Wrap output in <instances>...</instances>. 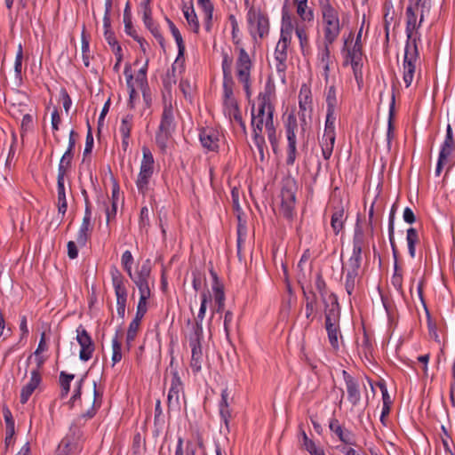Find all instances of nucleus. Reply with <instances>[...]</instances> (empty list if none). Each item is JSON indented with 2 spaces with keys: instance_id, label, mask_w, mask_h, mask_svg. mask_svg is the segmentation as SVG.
I'll return each mask as SVG.
<instances>
[{
  "instance_id": "1",
  "label": "nucleus",
  "mask_w": 455,
  "mask_h": 455,
  "mask_svg": "<svg viewBox=\"0 0 455 455\" xmlns=\"http://www.w3.org/2000/svg\"><path fill=\"white\" fill-rule=\"evenodd\" d=\"M319 10L318 24L321 28L323 38L330 42H336L342 30L350 20V14L335 0H317Z\"/></svg>"
},
{
  "instance_id": "2",
  "label": "nucleus",
  "mask_w": 455,
  "mask_h": 455,
  "mask_svg": "<svg viewBox=\"0 0 455 455\" xmlns=\"http://www.w3.org/2000/svg\"><path fill=\"white\" fill-rule=\"evenodd\" d=\"M415 4H410L406 8V36L407 41L404 48V56L403 62V80L409 87L414 78L416 66L419 58V49L417 45V38H412L413 31L419 28L421 22L417 25V12ZM420 12V9H419Z\"/></svg>"
},
{
  "instance_id": "3",
  "label": "nucleus",
  "mask_w": 455,
  "mask_h": 455,
  "mask_svg": "<svg viewBox=\"0 0 455 455\" xmlns=\"http://www.w3.org/2000/svg\"><path fill=\"white\" fill-rule=\"evenodd\" d=\"M274 92V85L266 84L264 92L258 95V108H254V116L265 118V132L274 154L276 155L279 151L280 134L276 132L277 124L274 122L275 106L272 103Z\"/></svg>"
},
{
  "instance_id": "4",
  "label": "nucleus",
  "mask_w": 455,
  "mask_h": 455,
  "mask_svg": "<svg viewBox=\"0 0 455 455\" xmlns=\"http://www.w3.org/2000/svg\"><path fill=\"white\" fill-rule=\"evenodd\" d=\"M285 0V4L282 8L281 30L280 37L291 40L292 32L294 31L299 41V46L304 53L305 50L309 48V30L310 25L295 20V18L290 13Z\"/></svg>"
},
{
  "instance_id": "5",
  "label": "nucleus",
  "mask_w": 455,
  "mask_h": 455,
  "mask_svg": "<svg viewBox=\"0 0 455 455\" xmlns=\"http://www.w3.org/2000/svg\"><path fill=\"white\" fill-rule=\"evenodd\" d=\"M331 304L324 307L325 330L327 331L328 340L331 347L335 350L339 349V336H341L339 321H340V306L338 297L335 293H330Z\"/></svg>"
},
{
  "instance_id": "6",
  "label": "nucleus",
  "mask_w": 455,
  "mask_h": 455,
  "mask_svg": "<svg viewBox=\"0 0 455 455\" xmlns=\"http://www.w3.org/2000/svg\"><path fill=\"white\" fill-rule=\"evenodd\" d=\"M247 29L254 41L267 37L270 31L267 13L259 6H250L246 13Z\"/></svg>"
},
{
  "instance_id": "7",
  "label": "nucleus",
  "mask_w": 455,
  "mask_h": 455,
  "mask_svg": "<svg viewBox=\"0 0 455 455\" xmlns=\"http://www.w3.org/2000/svg\"><path fill=\"white\" fill-rule=\"evenodd\" d=\"M176 129V121L174 109L171 102L164 101V109L161 116V122L156 134V142L157 146L164 150L169 140Z\"/></svg>"
},
{
  "instance_id": "8",
  "label": "nucleus",
  "mask_w": 455,
  "mask_h": 455,
  "mask_svg": "<svg viewBox=\"0 0 455 455\" xmlns=\"http://www.w3.org/2000/svg\"><path fill=\"white\" fill-rule=\"evenodd\" d=\"M235 60V76L240 84H243L246 98L250 100L252 95L251 71L252 60L244 47H241Z\"/></svg>"
},
{
  "instance_id": "9",
  "label": "nucleus",
  "mask_w": 455,
  "mask_h": 455,
  "mask_svg": "<svg viewBox=\"0 0 455 455\" xmlns=\"http://www.w3.org/2000/svg\"><path fill=\"white\" fill-rule=\"evenodd\" d=\"M102 392L97 389V382L93 381V398L92 407L81 413L72 423L70 427V434L73 439L79 440L83 436L81 427L87 419H92L102 403Z\"/></svg>"
},
{
  "instance_id": "10",
  "label": "nucleus",
  "mask_w": 455,
  "mask_h": 455,
  "mask_svg": "<svg viewBox=\"0 0 455 455\" xmlns=\"http://www.w3.org/2000/svg\"><path fill=\"white\" fill-rule=\"evenodd\" d=\"M143 157L140 164V172L136 180L139 193L145 196L149 189V181L154 173L155 160L150 149L148 147L142 148Z\"/></svg>"
},
{
  "instance_id": "11",
  "label": "nucleus",
  "mask_w": 455,
  "mask_h": 455,
  "mask_svg": "<svg viewBox=\"0 0 455 455\" xmlns=\"http://www.w3.org/2000/svg\"><path fill=\"white\" fill-rule=\"evenodd\" d=\"M251 125L252 129V140L259 151L260 161L265 160V151L267 152V146L263 135V127H265V118L254 116V104L251 108Z\"/></svg>"
},
{
  "instance_id": "12",
  "label": "nucleus",
  "mask_w": 455,
  "mask_h": 455,
  "mask_svg": "<svg viewBox=\"0 0 455 455\" xmlns=\"http://www.w3.org/2000/svg\"><path fill=\"white\" fill-rule=\"evenodd\" d=\"M296 203L295 184L287 182L281 190V214L287 220H291Z\"/></svg>"
},
{
  "instance_id": "13",
  "label": "nucleus",
  "mask_w": 455,
  "mask_h": 455,
  "mask_svg": "<svg viewBox=\"0 0 455 455\" xmlns=\"http://www.w3.org/2000/svg\"><path fill=\"white\" fill-rule=\"evenodd\" d=\"M151 267L149 260H147L132 276H129L139 289L140 295H151L149 280Z\"/></svg>"
},
{
  "instance_id": "14",
  "label": "nucleus",
  "mask_w": 455,
  "mask_h": 455,
  "mask_svg": "<svg viewBox=\"0 0 455 455\" xmlns=\"http://www.w3.org/2000/svg\"><path fill=\"white\" fill-rule=\"evenodd\" d=\"M76 341L81 347L79 358L84 362L89 361L95 350V344L88 331L82 325L76 329Z\"/></svg>"
},
{
  "instance_id": "15",
  "label": "nucleus",
  "mask_w": 455,
  "mask_h": 455,
  "mask_svg": "<svg viewBox=\"0 0 455 455\" xmlns=\"http://www.w3.org/2000/svg\"><path fill=\"white\" fill-rule=\"evenodd\" d=\"M453 149L454 140L452 134V128L451 124H448L446 129V136L441 147V150L439 152L438 161L435 171V176H439L441 174L443 167L447 163V160L449 156L451 155Z\"/></svg>"
},
{
  "instance_id": "16",
  "label": "nucleus",
  "mask_w": 455,
  "mask_h": 455,
  "mask_svg": "<svg viewBox=\"0 0 455 455\" xmlns=\"http://www.w3.org/2000/svg\"><path fill=\"white\" fill-rule=\"evenodd\" d=\"M223 113L231 123H236L243 132L246 133V124L243 119L242 112L236 99H223Z\"/></svg>"
},
{
  "instance_id": "17",
  "label": "nucleus",
  "mask_w": 455,
  "mask_h": 455,
  "mask_svg": "<svg viewBox=\"0 0 455 455\" xmlns=\"http://www.w3.org/2000/svg\"><path fill=\"white\" fill-rule=\"evenodd\" d=\"M220 138V132L217 128L206 127L201 129V146L205 150V153H218Z\"/></svg>"
},
{
  "instance_id": "18",
  "label": "nucleus",
  "mask_w": 455,
  "mask_h": 455,
  "mask_svg": "<svg viewBox=\"0 0 455 455\" xmlns=\"http://www.w3.org/2000/svg\"><path fill=\"white\" fill-rule=\"evenodd\" d=\"M291 40L279 38L275 49V60L276 61L275 69L277 73L284 79L285 71L287 68V58H288V47L291 44Z\"/></svg>"
},
{
  "instance_id": "19",
  "label": "nucleus",
  "mask_w": 455,
  "mask_h": 455,
  "mask_svg": "<svg viewBox=\"0 0 455 455\" xmlns=\"http://www.w3.org/2000/svg\"><path fill=\"white\" fill-rule=\"evenodd\" d=\"M342 376L346 384L348 402L353 406L358 405L361 401V392L358 380L345 370L342 371Z\"/></svg>"
},
{
  "instance_id": "20",
  "label": "nucleus",
  "mask_w": 455,
  "mask_h": 455,
  "mask_svg": "<svg viewBox=\"0 0 455 455\" xmlns=\"http://www.w3.org/2000/svg\"><path fill=\"white\" fill-rule=\"evenodd\" d=\"M186 342L188 343L192 352L191 368L194 372H197L199 371V358L197 356V348L199 347V322L196 317L193 325V332L186 338Z\"/></svg>"
},
{
  "instance_id": "21",
  "label": "nucleus",
  "mask_w": 455,
  "mask_h": 455,
  "mask_svg": "<svg viewBox=\"0 0 455 455\" xmlns=\"http://www.w3.org/2000/svg\"><path fill=\"white\" fill-rule=\"evenodd\" d=\"M110 275L116 299L127 298L128 292L125 286L126 280L116 266L111 267Z\"/></svg>"
},
{
  "instance_id": "22",
  "label": "nucleus",
  "mask_w": 455,
  "mask_h": 455,
  "mask_svg": "<svg viewBox=\"0 0 455 455\" xmlns=\"http://www.w3.org/2000/svg\"><path fill=\"white\" fill-rule=\"evenodd\" d=\"M29 381L21 388L20 401L25 404L42 382V373L31 371Z\"/></svg>"
},
{
  "instance_id": "23",
  "label": "nucleus",
  "mask_w": 455,
  "mask_h": 455,
  "mask_svg": "<svg viewBox=\"0 0 455 455\" xmlns=\"http://www.w3.org/2000/svg\"><path fill=\"white\" fill-rule=\"evenodd\" d=\"M292 2L296 7V13L299 18V21L311 26L315 20V12L308 5V0H293Z\"/></svg>"
},
{
  "instance_id": "24",
  "label": "nucleus",
  "mask_w": 455,
  "mask_h": 455,
  "mask_svg": "<svg viewBox=\"0 0 455 455\" xmlns=\"http://www.w3.org/2000/svg\"><path fill=\"white\" fill-rule=\"evenodd\" d=\"M211 274V283H212V290L214 297L215 303L218 305L217 311H220L224 307V302H225V294L223 290V285L220 283L218 275L216 272L213 271V269H210Z\"/></svg>"
},
{
  "instance_id": "25",
  "label": "nucleus",
  "mask_w": 455,
  "mask_h": 455,
  "mask_svg": "<svg viewBox=\"0 0 455 455\" xmlns=\"http://www.w3.org/2000/svg\"><path fill=\"white\" fill-rule=\"evenodd\" d=\"M329 428L342 443L350 445L355 444L353 433L349 430H344L336 418L330 419Z\"/></svg>"
},
{
  "instance_id": "26",
  "label": "nucleus",
  "mask_w": 455,
  "mask_h": 455,
  "mask_svg": "<svg viewBox=\"0 0 455 455\" xmlns=\"http://www.w3.org/2000/svg\"><path fill=\"white\" fill-rule=\"evenodd\" d=\"M346 220L347 215L344 207L342 205L335 207L331 214V226L336 235L344 229Z\"/></svg>"
},
{
  "instance_id": "27",
  "label": "nucleus",
  "mask_w": 455,
  "mask_h": 455,
  "mask_svg": "<svg viewBox=\"0 0 455 455\" xmlns=\"http://www.w3.org/2000/svg\"><path fill=\"white\" fill-rule=\"evenodd\" d=\"M214 4L211 0H201V12L204 14V27L206 32H212L213 28Z\"/></svg>"
},
{
  "instance_id": "28",
  "label": "nucleus",
  "mask_w": 455,
  "mask_h": 455,
  "mask_svg": "<svg viewBox=\"0 0 455 455\" xmlns=\"http://www.w3.org/2000/svg\"><path fill=\"white\" fill-rule=\"evenodd\" d=\"M313 100L310 88L303 84L299 93V108L301 110H308V115L313 111Z\"/></svg>"
},
{
  "instance_id": "29",
  "label": "nucleus",
  "mask_w": 455,
  "mask_h": 455,
  "mask_svg": "<svg viewBox=\"0 0 455 455\" xmlns=\"http://www.w3.org/2000/svg\"><path fill=\"white\" fill-rule=\"evenodd\" d=\"M298 131L297 118L293 114H290L287 117L285 124V132L287 138V146H297V136Z\"/></svg>"
},
{
  "instance_id": "30",
  "label": "nucleus",
  "mask_w": 455,
  "mask_h": 455,
  "mask_svg": "<svg viewBox=\"0 0 455 455\" xmlns=\"http://www.w3.org/2000/svg\"><path fill=\"white\" fill-rule=\"evenodd\" d=\"M350 62L355 79L359 88L363 84V57H348L346 58V63Z\"/></svg>"
},
{
  "instance_id": "31",
  "label": "nucleus",
  "mask_w": 455,
  "mask_h": 455,
  "mask_svg": "<svg viewBox=\"0 0 455 455\" xmlns=\"http://www.w3.org/2000/svg\"><path fill=\"white\" fill-rule=\"evenodd\" d=\"M358 348L359 352L362 353L368 361H371L373 357L374 342L364 329L362 341L358 344Z\"/></svg>"
},
{
  "instance_id": "32",
  "label": "nucleus",
  "mask_w": 455,
  "mask_h": 455,
  "mask_svg": "<svg viewBox=\"0 0 455 455\" xmlns=\"http://www.w3.org/2000/svg\"><path fill=\"white\" fill-rule=\"evenodd\" d=\"M228 20L230 22L231 29H232V31H231L232 42H233L234 45L235 46V51H239V49L243 46L242 44V33H241L240 28H239L237 19L235 18V16L234 14H230L228 16Z\"/></svg>"
},
{
  "instance_id": "33",
  "label": "nucleus",
  "mask_w": 455,
  "mask_h": 455,
  "mask_svg": "<svg viewBox=\"0 0 455 455\" xmlns=\"http://www.w3.org/2000/svg\"><path fill=\"white\" fill-rule=\"evenodd\" d=\"M336 140V136L333 135H323L320 140V147L322 149V155L324 160H330Z\"/></svg>"
},
{
  "instance_id": "34",
  "label": "nucleus",
  "mask_w": 455,
  "mask_h": 455,
  "mask_svg": "<svg viewBox=\"0 0 455 455\" xmlns=\"http://www.w3.org/2000/svg\"><path fill=\"white\" fill-rule=\"evenodd\" d=\"M181 382L180 378L178 377L177 373H175L172 378V383L171 387L168 392L167 395V401L168 404L171 405L173 401H175L176 403H179V395L181 390Z\"/></svg>"
},
{
  "instance_id": "35",
  "label": "nucleus",
  "mask_w": 455,
  "mask_h": 455,
  "mask_svg": "<svg viewBox=\"0 0 455 455\" xmlns=\"http://www.w3.org/2000/svg\"><path fill=\"white\" fill-rule=\"evenodd\" d=\"M395 104V94L393 93L392 97H391V102L389 105V111H388V122H387V140L388 147H390L391 141L395 137V125H394Z\"/></svg>"
},
{
  "instance_id": "36",
  "label": "nucleus",
  "mask_w": 455,
  "mask_h": 455,
  "mask_svg": "<svg viewBox=\"0 0 455 455\" xmlns=\"http://www.w3.org/2000/svg\"><path fill=\"white\" fill-rule=\"evenodd\" d=\"M81 43H82V57L84 65L86 68H89L91 63V55H90V36L87 35L85 30V26L83 27L82 34H81Z\"/></svg>"
},
{
  "instance_id": "37",
  "label": "nucleus",
  "mask_w": 455,
  "mask_h": 455,
  "mask_svg": "<svg viewBox=\"0 0 455 455\" xmlns=\"http://www.w3.org/2000/svg\"><path fill=\"white\" fill-rule=\"evenodd\" d=\"M140 320L134 318L129 324L125 340V346L128 351H130L131 348L132 347V343L135 340L137 334L140 331Z\"/></svg>"
},
{
  "instance_id": "38",
  "label": "nucleus",
  "mask_w": 455,
  "mask_h": 455,
  "mask_svg": "<svg viewBox=\"0 0 455 455\" xmlns=\"http://www.w3.org/2000/svg\"><path fill=\"white\" fill-rule=\"evenodd\" d=\"M184 97L192 102L197 95V86L196 81L191 83L189 80H181L180 84Z\"/></svg>"
},
{
  "instance_id": "39",
  "label": "nucleus",
  "mask_w": 455,
  "mask_h": 455,
  "mask_svg": "<svg viewBox=\"0 0 455 455\" xmlns=\"http://www.w3.org/2000/svg\"><path fill=\"white\" fill-rule=\"evenodd\" d=\"M57 193H58V212L61 214L62 218L65 216L68 203L66 198V191L64 182L57 181Z\"/></svg>"
},
{
  "instance_id": "40",
  "label": "nucleus",
  "mask_w": 455,
  "mask_h": 455,
  "mask_svg": "<svg viewBox=\"0 0 455 455\" xmlns=\"http://www.w3.org/2000/svg\"><path fill=\"white\" fill-rule=\"evenodd\" d=\"M406 241L410 256L413 259L416 255V244L419 243V234L417 229L410 228L407 229Z\"/></svg>"
},
{
  "instance_id": "41",
  "label": "nucleus",
  "mask_w": 455,
  "mask_h": 455,
  "mask_svg": "<svg viewBox=\"0 0 455 455\" xmlns=\"http://www.w3.org/2000/svg\"><path fill=\"white\" fill-rule=\"evenodd\" d=\"M315 285L318 291L323 306L331 304L330 294L327 295V284L321 274H318L315 278Z\"/></svg>"
},
{
  "instance_id": "42",
  "label": "nucleus",
  "mask_w": 455,
  "mask_h": 455,
  "mask_svg": "<svg viewBox=\"0 0 455 455\" xmlns=\"http://www.w3.org/2000/svg\"><path fill=\"white\" fill-rule=\"evenodd\" d=\"M122 334L121 330H117L115 337L112 339V363L115 365L122 360V345L119 340V336Z\"/></svg>"
},
{
  "instance_id": "43",
  "label": "nucleus",
  "mask_w": 455,
  "mask_h": 455,
  "mask_svg": "<svg viewBox=\"0 0 455 455\" xmlns=\"http://www.w3.org/2000/svg\"><path fill=\"white\" fill-rule=\"evenodd\" d=\"M183 13H184V16H185L190 28L195 33H197L198 28H199V24H198L197 16H196L194 7L192 5H190V6L184 5Z\"/></svg>"
},
{
  "instance_id": "44",
  "label": "nucleus",
  "mask_w": 455,
  "mask_h": 455,
  "mask_svg": "<svg viewBox=\"0 0 455 455\" xmlns=\"http://www.w3.org/2000/svg\"><path fill=\"white\" fill-rule=\"evenodd\" d=\"M335 42H329L323 38V48L320 50L318 53V59L320 61V65H331L332 63L331 61V46Z\"/></svg>"
},
{
  "instance_id": "45",
  "label": "nucleus",
  "mask_w": 455,
  "mask_h": 455,
  "mask_svg": "<svg viewBox=\"0 0 455 455\" xmlns=\"http://www.w3.org/2000/svg\"><path fill=\"white\" fill-rule=\"evenodd\" d=\"M361 264H362V253L359 251L358 252L352 251V255L350 256V258L347 260V267H343V271L346 270L347 272L359 274V269L361 267Z\"/></svg>"
},
{
  "instance_id": "46",
  "label": "nucleus",
  "mask_w": 455,
  "mask_h": 455,
  "mask_svg": "<svg viewBox=\"0 0 455 455\" xmlns=\"http://www.w3.org/2000/svg\"><path fill=\"white\" fill-rule=\"evenodd\" d=\"M365 243V235L363 229L356 225L353 236V251L363 252V248Z\"/></svg>"
},
{
  "instance_id": "47",
  "label": "nucleus",
  "mask_w": 455,
  "mask_h": 455,
  "mask_svg": "<svg viewBox=\"0 0 455 455\" xmlns=\"http://www.w3.org/2000/svg\"><path fill=\"white\" fill-rule=\"evenodd\" d=\"M75 375L61 371L60 373V385L61 387L60 397L64 398L70 391V382L74 379Z\"/></svg>"
},
{
  "instance_id": "48",
  "label": "nucleus",
  "mask_w": 455,
  "mask_h": 455,
  "mask_svg": "<svg viewBox=\"0 0 455 455\" xmlns=\"http://www.w3.org/2000/svg\"><path fill=\"white\" fill-rule=\"evenodd\" d=\"M165 20L167 21V24L171 30V33L177 43V45L179 48V55H182L184 52V50H185V45L183 43L181 34H180V30L178 29V28L175 26V24L170 19L165 18Z\"/></svg>"
},
{
  "instance_id": "49",
  "label": "nucleus",
  "mask_w": 455,
  "mask_h": 455,
  "mask_svg": "<svg viewBox=\"0 0 455 455\" xmlns=\"http://www.w3.org/2000/svg\"><path fill=\"white\" fill-rule=\"evenodd\" d=\"M231 196H232V202H233V208H234L235 212L237 213V219H238V221H239V224H238V235H240L241 229L242 228L245 229L246 227H245L244 224L241 223V221H242V219H241L242 209H241V206H240V204H239V192H238L237 188H233L232 189Z\"/></svg>"
},
{
  "instance_id": "50",
  "label": "nucleus",
  "mask_w": 455,
  "mask_h": 455,
  "mask_svg": "<svg viewBox=\"0 0 455 455\" xmlns=\"http://www.w3.org/2000/svg\"><path fill=\"white\" fill-rule=\"evenodd\" d=\"M228 395L227 389L222 390L221 401L220 403V413L226 425H228V419L231 417L228 404Z\"/></svg>"
},
{
  "instance_id": "51",
  "label": "nucleus",
  "mask_w": 455,
  "mask_h": 455,
  "mask_svg": "<svg viewBox=\"0 0 455 455\" xmlns=\"http://www.w3.org/2000/svg\"><path fill=\"white\" fill-rule=\"evenodd\" d=\"M326 111L335 112L337 106L336 88L331 85L326 92Z\"/></svg>"
},
{
  "instance_id": "52",
  "label": "nucleus",
  "mask_w": 455,
  "mask_h": 455,
  "mask_svg": "<svg viewBox=\"0 0 455 455\" xmlns=\"http://www.w3.org/2000/svg\"><path fill=\"white\" fill-rule=\"evenodd\" d=\"M335 112L326 111V120L324 124L323 135H333L336 136L335 132Z\"/></svg>"
},
{
  "instance_id": "53",
  "label": "nucleus",
  "mask_w": 455,
  "mask_h": 455,
  "mask_svg": "<svg viewBox=\"0 0 455 455\" xmlns=\"http://www.w3.org/2000/svg\"><path fill=\"white\" fill-rule=\"evenodd\" d=\"M362 29L358 32L355 44L351 49L347 50L346 58L348 57H363V45H362Z\"/></svg>"
},
{
  "instance_id": "54",
  "label": "nucleus",
  "mask_w": 455,
  "mask_h": 455,
  "mask_svg": "<svg viewBox=\"0 0 455 455\" xmlns=\"http://www.w3.org/2000/svg\"><path fill=\"white\" fill-rule=\"evenodd\" d=\"M151 295H140V299L137 305L135 317L138 320H142L148 311V299Z\"/></svg>"
},
{
  "instance_id": "55",
  "label": "nucleus",
  "mask_w": 455,
  "mask_h": 455,
  "mask_svg": "<svg viewBox=\"0 0 455 455\" xmlns=\"http://www.w3.org/2000/svg\"><path fill=\"white\" fill-rule=\"evenodd\" d=\"M132 120L133 116L132 115H126L124 116L121 120V125L119 127V132L122 136L130 137L131 132L132 129Z\"/></svg>"
},
{
  "instance_id": "56",
  "label": "nucleus",
  "mask_w": 455,
  "mask_h": 455,
  "mask_svg": "<svg viewBox=\"0 0 455 455\" xmlns=\"http://www.w3.org/2000/svg\"><path fill=\"white\" fill-rule=\"evenodd\" d=\"M223 99H235L234 95L235 82L233 77L223 78Z\"/></svg>"
},
{
  "instance_id": "57",
  "label": "nucleus",
  "mask_w": 455,
  "mask_h": 455,
  "mask_svg": "<svg viewBox=\"0 0 455 455\" xmlns=\"http://www.w3.org/2000/svg\"><path fill=\"white\" fill-rule=\"evenodd\" d=\"M176 84V68L172 65L171 68H168L166 74L163 77V85L166 90Z\"/></svg>"
},
{
  "instance_id": "58",
  "label": "nucleus",
  "mask_w": 455,
  "mask_h": 455,
  "mask_svg": "<svg viewBox=\"0 0 455 455\" xmlns=\"http://www.w3.org/2000/svg\"><path fill=\"white\" fill-rule=\"evenodd\" d=\"M388 238L391 248L395 251V207L393 206L389 214L388 219Z\"/></svg>"
},
{
  "instance_id": "59",
  "label": "nucleus",
  "mask_w": 455,
  "mask_h": 455,
  "mask_svg": "<svg viewBox=\"0 0 455 455\" xmlns=\"http://www.w3.org/2000/svg\"><path fill=\"white\" fill-rule=\"evenodd\" d=\"M357 277L358 274L356 273L347 272L346 274L345 289L349 296H351L355 291Z\"/></svg>"
},
{
  "instance_id": "60",
  "label": "nucleus",
  "mask_w": 455,
  "mask_h": 455,
  "mask_svg": "<svg viewBox=\"0 0 455 455\" xmlns=\"http://www.w3.org/2000/svg\"><path fill=\"white\" fill-rule=\"evenodd\" d=\"M232 65H233V60L232 58L227 53H223V60H222V72H223V78L232 77Z\"/></svg>"
},
{
  "instance_id": "61",
  "label": "nucleus",
  "mask_w": 455,
  "mask_h": 455,
  "mask_svg": "<svg viewBox=\"0 0 455 455\" xmlns=\"http://www.w3.org/2000/svg\"><path fill=\"white\" fill-rule=\"evenodd\" d=\"M91 228L80 226L79 231L76 236V242L80 246H85L87 241L91 236Z\"/></svg>"
},
{
  "instance_id": "62",
  "label": "nucleus",
  "mask_w": 455,
  "mask_h": 455,
  "mask_svg": "<svg viewBox=\"0 0 455 455\" xmlns=\"http://www.w3.org/2000/svg\"><path fill=\"white\" fill-rule=\"evenodd\" d=\"M121 262L124 269L126 271L129 276H132V265L133 263V257L130 251H125L121 259Z\"/></svg>"
},
{
  "instance_id": "63",
  "label": "nucleus",
  "mask_w": 455,
  "mask_h": 455,
  "mask_svg": "<svg viewBox=\"0 0 455 455\" xmlns=\"http://www.w3.org/2000/svg\"><path fill=\"white\" fill-rule=\"evenodd\" d=\"M148 60L145 65L139 70L135 82L140 88H143L148 86V79H147V68H148Z\"/></svg>"
},
{
  "instance_id": "64",
  "label": "nucleus",
  "mask_w": 455,
  "mask_h": 455,
  "mask_svg": "<svg viewBox=\"0 0 455 455\" xmlns=\"http://www.w3.org/2000/svg\"><path fill=\"white\" fill-rule=\"evenodd\" d=\"M302 446L310 453V455H325L323 449L316 446L313 440H309L306 443H302Z\"/></svg>"
}]
</instances>
